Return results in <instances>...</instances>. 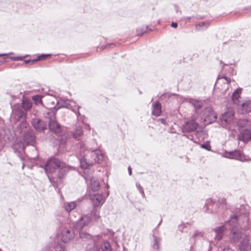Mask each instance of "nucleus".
Here are the masks:
<instances>
[{
	"label": "nucleus",
	"instance_id": "f257e3e1",
	"mask_svg": "<svg viewBox=\"0 0 251 251\" xmlns=\"http://www.w3.org/2000/svg\"><path fill=\"white\" fill-rule=\"evenodd\" d=\"M79 159L82 168L87 169L96 163H99L103 159V154L99 149L100 147L96 140L86 145L84 142L79 143Z\"/></svg>",
	"mask_w": 251,
	"mask_h": 251
},
{
	"label": "nucleus",
	"instance_id": "f03ea898",
	"mask_svg": "<svg viewBox=\"0 0 251 251\" xmlns=\"http://www.w3.org/2000/svg\"><path fill=\"white\" fill-rule=\"evenodd\" d=\"M43 167L50 181L56 183L61 182L68 172L73 168L54 157L49 159Z\"/></svg>",
	"mask_w": 251,
	"mask_h": 251
},
{
	"label": "nucleus",
	"instance_id": "7ed1b4c3",
	"mask_svg": "<svg viewBox=\"0 0 251 251\" xmlns=\"http://www.w3.org/2000/svg\"><path fill=\"white\" fill-rule=\"evenodd\" d=\"M240 133L238 139L244 142L251 140V122L247 119H240L237 122Z\"/></svg>",
	"mask_w": 251,
	"mask_h": 251
},
{
	"label": "nucleus",
	"instance_id": "20e7f679",
	"mask_svg": "<svg viewBox=\"0 0 251 251\" xmlns=\"http://www.w3.org/2000/svg\"><path fill=\"white\" fill-rule=\"evenodd\" d=\"M237 216L232 215L230 216L228 221L225 222L224 225L215 227L214 229V231L215 233V237L214 238V242L217 244L218 242L223 238L226 231L229 229V226H236L235 225H231V224H234L237 222Z\"/></svg>",
	"mask_w": 251,
	"mask_h": 251
},
{
	"label": "nucleus",
	"instance_id": "39448f33",
	"mask_svg": "<svg viewBox=\"0 0 251 251\" xmlns=\"http://www.w3.org/2000/svg\"><path fill=\"white\" fill-rule=\"evenodd\" d=\"M70 216L74 226L78 229H82L91 223V217L88 215H80L78 212H74Z\"/></svg>",
	"mask_w": 251,
	"mask_h": 251
},
{
	"label": "nucleus",
	"instance_id": "423d86ee",
	"mask_svg": "<svg viewBox=\"0 0 251 251\" xmlns=\"http://www.w3.org/2000/svg\"><path fill=\"white\" fill-rule=\"evenodd\" d=\"M13 119L16 122H21L19 124L21 128H26L27 124L25 121L26 113L22 110L20 104H17L12 106Z\"/></svg>",
	"mask_w": 251,
	"mask_h": 251
},
{
	"label": "nucleus",
	"instance_id": "0eeeda50",
	"mask_svg": "<svg viewBox=\"0 0 251 251\" xmlns=\"http://www.w3.org/2000/svg\"><path fill=\"white\" fill-rule=\"evenodd\" d=\"M235 216L237 217V221L235 224H233L234 225L236 226H229V229L231 230V233L229 235L230 239L231 242L233 243H236L239 241V240L241 238L243 235V233L241 231L240 229H239V225H240V220L242 216V215H237ZM233 225V224H231Z\"/></svg>",
	"mask_w": 251,
	"mask_h": 251
},
{
	"label": "nucleus",
	"instance_id": "6e6552de",
	"mask_svg": "<svg viewBox=\"0 0 251 251\" xmlns=\"http://www.w3.org/2000/svg\"><path fill=\"white\" fill-rule=\"evenodd\" d=\"M223 156L227 158L237 160L241 162L248 161L250 160V158L245 155L240 150H235L232 151H225Z\"/></svg>",
	"mask_w": 251,
	"mask_h": 251
},
{
	"label": "nucleus",
	"instance_id": "1a4fd4ad",
	"mask_svg": "<svg viewBox=\"0 0 251 251\" xmlns=\"http://www.w3.org/2000/svg\"><path fill=\"white\" fill-rule=\"evenodd\" d=\"M61 108H67L73 112H75L76 110L80 108V106L77 105L75 101L61 99L57 101L54 109L56 111Z\"/></svg>",
	"mask_w": 251,
	"mask_h": 251
},
{
	"label": "nucleus",
	"instance_id": "9d476101",
	"mask_svg": "<svg viewBox=\"0 0 251 251\" xmlns=\"http://www.w3.org/2000/svg\"><path fill=\"white\" fill-rule=\"evenodd\" d=\"M201 117L205 124H209L216 121L217 115L212 108L207 107L202 111Z\"/></svg>",
	"mask_w": 251,
	"mask_h": 251
},
{
	"label": "nucleus",
	"instance_id": "9b49d317",
	"mask_svg": "<svg viewBox=\"0 0 251 251\" xmlns=\"http://www.w3.org/2000/svg\"><path fill=\"white\" fill-rule=\"evenodd\" d=\"M218 203L214 201L212 199H208L206 200L204 211L208 213L216 214L218 212Z\"/></svg>",
	"mask_w": 251,
	"mask_h": 251
},
{
	"label": "nucleus",
	"instance_id": "f8f14e48",
	"mask_svg": "<svg viewBox=\"0 0 251 251\" xmlns=\"http://www.w3.org/2000/svg\"><path fill=\"white\" fill-rule=\"evenodd\" d=\"M101 248L102 251H126V249L122 244L119 245L117 243H115L111 247L109 242H105Z\"/></svg>",
	"mask_w": 251,
	"mask_h": 251
},
{
	"label": "nucleus",
	"instance_id": "ddd939ff",
	"mask_svg": "<svg viewBox=\"0 0 251 251\" xmlns=\"http://www.w3.org/2000/svg\"><path fill=\"white\" fill-rule=\"evenodd\" d=\"M91 201L94 208L101 207L105 201V198L102 194H95L91 196Z\"/></svg>",
	"mask_w": 251,
	"mask_h": 251
},
{
	"label": "nucleus",
	"instance_id": "4468645a",
	"mask_svg": "<svg viewBox=\"0 0 251 251\" xmlns=\"http://www.w3.org/2000/svg\"><path fill=\"white\" fill-rule=\"evenodd\" d=\"M178 100L181 102L187 101L191 104L195 109L196 112H199V110L202 107L203 102L200 100L193 99L185 98L183 97H179L178 98Z\"/></svg>",
	"mask_w": 251,
	"mask_h": 251
},
{
	"label": "nucleus",
	"instance_id": "2eb2a0df",
	"mask_svg": "<svg viewBox=\"0 0 251 251\" xmlns=\"http://www.w3.org/2000/svg\"><path fill=\"white\" fill-rule=\"evenodd\" d=\"M74 237V231L71 227H65L61 232V239L63 242H68Z\"/></svg>",
	"mask_w": 251,
	"mask_h": 251
},
{
	"label": "nucleus",
	"instance_id": "dca6fc26",
	"mask_svg": "<svg viewBox=\"0 0 251 251\" xmlns=\"http://www.w3.org/2000/svg\"><path fill=\"white\" fill-rule=\"evenodd\" d=\"M199 127L198 124L193 120L186 122L182 126V130L184 132H191L196 131Z\"/></svg>",
	"mask_w": 251,
	"mask_h": 251
},
{
	"label": "nucleus",
	"instance_id": "f3484780",
	"mask_svg": "<svg viewBox=\"0 0 251 251\" xmlns=\"http://www.w3.org/2000/svg\"><path fill=\"white\" fill-rule=\"evenodd\" d=\"M84 177L93 191H96L99 189L100 184L96 178L89 176H85Z\"/></svg>",
	"mask_w": 251,
	"mask_h": 251
},
{
	"label": "nucleus",
	"instance_id": "a211bd4d",
	"mask_svg": "<svg viewBox=\"0 0 251 251\" xmlns=\"http://www.w3.org/2000/svg\"><path fill=\"white\" fill-rule=\"evenodd\" d=\"M233 117L234 113L232 110H229L223 114L221 118V122L223 126L226 127L228 124H230L233 120Z\"/></svg>",
	"mask_w": 251,
	"mask_h": 251
},
{
	"label": "nucleus",
	"instance_id": "6ab92c4d",
	"mask_svg": "<svg viewBox=\"0 0 251 251\" xmlns=\"http://www.w3.org/2000/svg\"><path fill=\"white\" fill-rule=\"evenodd\" d=\"M24 143L33 146L35 143V135L32 130H27L24 136Z\"/></svg>",
	"mask_w": 251,
	"mask_h": 251
},
{
	"label": "nucleus",
	"instance_id": "aec40b11",
	"mask_svg": "<svg viewBox=\"0 0 251 251\" xmlns=\"http://www.w3.org/2000/svg\"><path fill=\"white\" fill-rule=\"evenodd\" d=\"M249 242L250 237L248 235H246L243 238V240L239 246L240 251H251V247Z\"/></svg>",
	"mask_w": 251,
	"mask_h": 251
},
{
	"label": "nucleus",
	"instance_id": "412c9836",
	"mask_svg": "<svg viewBox=\"0 0 251 251\" xmlns=\"http://www.w3.org/2000/svg\"><path fill=\"white\" fill-rule=\"evenodd\" d=\"M32 125L34 128L39 132L44 131L47 127L45 123L38 119L35 118L33 119L32 121Z\"/></svg>",
	"mask_w": 251,
	"mask_h": 251
},
{
	"label": "nucleus",
	"instance_id": "4be33fe9",
	"mask_svg": "<svg viewBox=\"0 0 251 251\" xmlns=\"http://www.w3.org/2000/svg\"><path fill=\"white\" fill-rule=\"evenodd\" d=\"M162 113V105L158 101H155L151 104V113L153 115L158 117Z\"/></svg>",
	"mask_w": 251,
	"mask_h": 251
},
{
	"label": "nucleus",
	"instance_id": "5701e85b",
	"mask_svg": "<svg viewBox=\"0 0 251 251\" xmlns=\"http://www.w3.org/2000/svg\"><path fill=\"white\" fill-rule=\"evenodd\" d=\"M49 127L50 130H52L55 133H59L62 130L60 125L57 122L56 120L49 121Z\"/></svg>",
	"mask_w": 251,
	"mask_h": 251
},
{
	"label": "nucleus",
	"instance_id": "b1692460",
	"mask_svg": "<svg viewBox=\"0 0 251 251\" xmlns=\"http://www.w3.org/2000/svg\"><path fill=\"white\" fill-rule=\"evenodd\" d=\"M76 206L77 203L75 201H65L62 204V207L68 213H70L73 210Z\"/></svg>",
	"mask_w": 251,
	"mask_h": 251
},
{
	"label": "nucleus",
	"instance_id": "393cba45",
	"mask_svg": "<svg viewBox=\"0 0 251 251\" xmlns=\"http://www.w3.org/2000/svg\"><path fill=\"white\" fill-rule=\"evenodd\" d=\"M240 112L246 113L251 112V98L246 100L241 104Z\"/></svg>",
	"mask_w": 251,
	"mask_h": 251
},
{
	"label": "nucleus",
	"instance_id": "a878e982",
	"mask_svg": "<svg viewBox=\"0 0 251 251\" xmlns=\"http://www.w3.org/2000/svg\"><path fill=\"white\" fill-rule=\"evenodd\" d=\"M79 237L82 240L84 241H89L90 244L94 243V240L93 236L87 232H86L82 230L80 231Z\"/></svg>",
	"mask_w": 251,
	"mask_h": 251
},
{
	"label": "nucleus",
	"instance_id": "bb28decb",
	"mask_svg": "<svg viewBox=\"0 0 251 251\" xmlns=\"http://www.w3.org/2000/svg\"><path fill=\"white\" fill-rule=\"evenodd\" d=\"M241 89H237L234 91L232 96V100L234 104L239 105L240 101L239 99L240 98V94L241 93Z\"/></svg>",
	"mask_w": 251,
	"mask_h": 251
},
{
	"label": "nucleus",
	"instance_id": "cd10ccee",
	"mask_svg": "<svg viewBox=\"0 0 251 251\" xmlns=\"http://www.w3.org/2000/svg\"><path fill=\"white\" fill-rule=\"evenodd\" d=\"M210 24V22L208 21L201 22L197 24L195 27L198 31H203L208 28Z\"/></svg>",
	"mask_w": 251,
	"mask_h": 251
},
{
	"label": "nucleus",
	"instance_id": "c85d7f7f",
	"mask_svg": "<svg viewBox=\"0 0 251 251\" xmlns=\"http://www.w3.org/2000/svg\"><path fill=\"white\" fill-rule=\"evenodd\" d=\"M32 106V102L30 100L26 98L23 99L22 104L21 105L22 109L23 108L25 111H28L30 109Z\"/></svg>",
	"mask_w": 251,
	"mask_h": 251
},
{
	"label": "nucleus",
	"instance_id": "c756f323",
	"mask_svg": "<svg viewBox=\"0 0 251 251\" xmlns=\"http://www.w3.org/2000/svg\"><path fill=\"white\" fill-rule=\"evenodd\" d=\"M14 152H21L24 150V143L21 141L15 142L12 146Z\"/></svg>",
	"mask_w": 251,
	"mask_h": 251
},
{
	"label": "nucleus",
	"instance_id": "7c9ffc66",
	"mask_svg": "<svg viewBox=\"0 0 251 251\" xmlns=\"http://www.w3.org/2000/svg\"><path fill=\"white\" fill-rule=\"evenodd\" d=\"M202 237V233L198 230H196L190 238V241L191 243L195 244L197 240H201Z\"/></svg>",
	"mask_w": 251,
	"mask_h": 251
},
{
	"label": "nucleus",
	"instance_id": "2f4dec72",
	"mask_svg": "<svg viewBox=\"0 0 251 251\" xmlns=\"http://www.w3.org/2000/svg\"><path fill=\"white\" fill-rule=\"evenodd\" d=\"M90 216L91 217V219H92L95 221H99L100 218V210H99L97 208L93 207V209L91 211Z\"/></svg>",
	"mask_w": 251,
	"mask_h": 251
},
{
	"label": "nucleus",
	"instance_id": "473e14b6",
	"mask_svg": "<svg viewBox=\"0 0 251 251\" xmlns=\"http://www.w3.org/2000/svg\"><path fill=\"white\" fill-rule=\"evenodd\" d=\"M153 241L151 245L152 247L154 249L159 250L160 248L161 239L160 237H157L154 235H153Z\"/></svg>",
	"mask_w": 251,
	"mask_h": 251
},
{
	"label": "nucleus",
	"instance_id": "72a5a7b5",
	"mask_svg": "<svg viewBox=\"0 0 251 251\" xmlns=\"http://www.w3.org/2000/svg\"><path fill=\"white\" fill-rule=\"evenodd\" d=\"M148 31H151V29L149 28V26L139 27L136 29V34L138 36H142L144 33L147 32Z\"/></svg>",
	"mask_w": 251,
	"mask_h": 251
},
{
	"label": "nucleus",
	"instance_id": "f704fd0d",
	"mask_svg": "<svg viewBox=\"0 0 251 251\" xmlns=\"http://www.w3.org/2000/svg\"><path fill=\"white\" fill-rule=\"evenodd\" d=\"M55 110L53 108V109H49L45 115V117L48 119L49 121H53L55 120Z\"/></svg>",
	"mask_w": 251,
	"mask_h": 251
},
{
	"label": "nucleus",
	"instance_id": "c9c22d12",
	"mask_svg": "<svg viewBox=\"0 0 251 251\" xmlns=\"http://www.w3.org/2000/svg\"><path fill=\"white\" fill-rule=\"evenodd\" d=\"M83 134V130L80 126H76L74 132L73 133V135L74 138L77 139L81 136Z\"/></svg>",
	"mask_w": 251,
	"mask_h": 251
},
{
	"label": "nucleus",
	"instance_id": "e433bc0d",
	"mask_svg": "<svg viewBox=\"0 0 251 251\" xmlns=\"http://www.w3.org/2000/svg\"><path fill=\"white\" fill-rule=\"evenodd\" d=\"M99 247L95 243L88 244L86 251H100Z\"/></svg>",
	"mask_w": 251,
	"mask_h": 251
},
{
	"label": "nucleus",
	"instance_id": "4c0bfd02",
	"mask_svg": "<svg viewBox=\"0 0 251 251\" xmlns=\"http://www.w3.org/2000/svg\"><path fill=\"white\" fill-rule=\"evenodd\" d=\"M190 228V225L188 223L182 224L178 226V229L181 232H187Z\"/></svg>",
	"mask_w": 251,
	"mask_h": 251
},
{
	"label": "nucleus",
	"instance_id": "58836bf2",
	"mask_svg": "<svg viewBox=\"0 0 251 251\" xmlns=\"http://www.w3.org/2000/svg\"><path fill=\"white\" fill-rule=\"evenodd\" d=\"M43 96L41 95H36L32 97L34 103L36 105L42 104V98Z\"/></svg>",
	"mask_w": 251,
	"mask_h": 251
},
{
	"label": "nucleus",
	"instance_id": "ea45409f",
	"mask_svg": "<svg viewBox=\"0 0 251 251\" xmlns=\"http://www.w3.org/2000/svg\"><path fill=\"white\" fill-rule=\"evenodd\" d=\"M79 109L76 110L75 112H74L76 115L77 121H80L82 123H85L86 118L84 115H82L80 114V113L79 112Z\"/></svg>",
	"mask_w": 251,
	"mask_h": 251
},
{
	"label": "nucleus",
	"instance_id": "a19ab883",
	"mask_svg": "<svg viewBox=\"0 0 251 251\" xmlns=\"http://www.w3.org/2000/svg\"><path fill=\"white\" fill-rule=\"evenodd\" d=\"M136 188L139 190V191L140 193V194H141L142 198H145V193H144V189H143V187L141 186V185H140V184L139 182H136Z\"/></svg>",
	"mask_w": 251,
	"mask_h": 251
},
{
	"label": "nucleus",
	"instance_id": "79ce46f5",
	"mask_svg": "<svg viewBox=\"0 0 251 251\" xmlns=\"http://www.w3.org/2000/svg\"><path fill=\"white\" fill-rule=\"evenodd\" d=\"M55 251H65L64 247L60 245H57L54 247Z\"/></svg>",
	"mask_w": 251,
	"mask_h": 251
},
{
	"label": "nucleus",
	"instance_id": "37998d69",
	"mask_svg": "<svg viewBox=\"0 0 251 251\" xmlns=\"http://www.w3.org/2000/svg\"><path fill=\"white\" fill-rule=\"evenodd\" d=\"M26 56H27V55L25 56L10 57V59L15 61L23 60Z\"/></svg>",
	"mask_w": 251,
	"mask_h": 251
},
{
	"label": "nucleus",
	"instance_id": "c03bdc74",
	"mask_svg": "<svg viewBox=\"0 0 251 251\" xmlns=\"http://www.w3.org/2000/svg\"><path fill=\"white\" fill-rule=\"evenodd\" d=\"M40 57L41 58V60H44L46 59L48 57H50L52 54H40Z\"/></svg>",
	"mask_w": 251,
	"mask_h": 251
},
{
	"label": "nucleus",
	"instance_id": "a18cd8bd",
	"mask_svg": "<svg viewBox=\"0 0 251 251\" xmlns=\"http://www.w3.org/2000/svg\"><path fill=\"white\" fill-rule=\"evenodd\" d=\"M201 147L203 149H205L206 150L209 151L210 150V146H209V143H206L203 144L201 145Z\"/></svg>",
	"mask_w": 251,
	"mask_h": 251
},
{
	"label": "nucleus",
	"instance_id": "49530a36",
	"mask_svg": "<svg viewBox=\"0 0 251 251\" xmlns=\"http://www.w3.org/2000/svg\"><path fill=\"white\" fill-rule=\"evenodd\" d=\"M158 121L159 122H160L162 124H163L164 125H167L166 119L160 118V119H158Z\"/></svg>",
	"mask_w": 251,
	"mask_h": 251
},
{
	"label": "nucleus",
	"instance_id": "de8ad7c7",
	"mask_svg": "<svg viewBox=\"0 0 251 251\" xmlns=\"http://www.w3.org/2000/svg\"><path fill=\"white\" fill-rule=\"evenodd\" d=\"M224 78L226 81L227 84L230 82V79L226 76H223L221 79Z\"/></svg>",
	"mask_w": 251,
	"mask_h": 251
},
{
	"label": "nucleus",
	"instance_id": "09e8293b",
	"mask_svg": "<svg viewBox=\"0 0 251 251\" xmlns=\"http://www.w3.org/2000/svg\"><path fill=\"white\" fill-rule=\"evenodd\" d=\"M40 60H41V58L40 57V55H39L36 58L32 60V64H33L35 62H37L38 61H40Z\"/></svg>",
	"mask_w": 251,
	"mask_h": 251
},
{
	"label": "nucleus",
	"instance_id": "8fccbe9b",
	"mask_svg": "<svg viewBox=\"0 0 251 251\" xmlns=\"http://www.w3.org/2000/svg\"><path fill=\"white\" fill-rule=\"evenodd\" d=\"M171 26L174 28H176L177 27V24L176 23L173 22L171 24Z\"/></svg>",
	"mask_w": 251,
	"mask_h": 251
},
{
	"label": "nucleus",
	"instance_id": "3c124183",
	"mask_svg": "<svg viewBox=\"0 0 251 251\" xmlns=\"http://www.w3.org/2000/svg\"><path fill=\"white\" fill-rule=\"evenodd\" d=\"M111 45H113V44H106V45L105 46H102L101 47H100V49L101 50H104L105 48H106V47L109 46H111Z\"/></svg>",
	"mask_w": 251,
	"mask_h": 251
},
{
	"label": "nucleus",
	"instance_id": "603ef678",
	"mask_svg": "<svg viewBox=\"0 0 251 251\" xmlns=\"http://www.w3.org/2000/svg\"><path fill=\"white\" fill-rule=\"evenodd\" d=\"M13 53V52H9V53H0V56H3L9 55V54H12Z\"/></svg>",
	"mask_w": 251,
	"mask_h": 251
},
{
	"label": "nucleus",
	"instance_id": "864d4df0",
	"mask_svg": "<svg viewBox=\"0 0 251 251\" xmlns=\"http://www.w3.org/2000/svg\"><path fill=\"white\" fill-rule=\"evenodd\" d=\"M24 62L25 64H28V63H30L31 64H32V60H30V59L25 60Z\"/></svg>",
	"mask_w": 251,
	"mask_h": 251
},
{
	"label": "nucleus",
	"instance_id": "5fc2aeb1",
	"mask_svg": "<svg viewBox=\"0 0 251 251\" xmlns=\"http://www.w3.org/2000/svg\"><path fill=\"white\" fill-rule=\"evenodd\" d=\"M128 174H129V175L130 176V175H131V174H132V170H131V168H130V166H129V167H128Z\"/></svg>",
	"mask_w": 251,
	"mask_h": 251
},
{
	"label": "nucleus",
	"instance_id": "6e6d98bb",
	"mask_svg": "<svg viewBox=\"0 0 251 251\" xmlns=\"http://www.w3.org/2000/svg\"><path fill=\"white\" fill-rule=\"evenodd\" d=\"M191 17H185L183 18V20L186 21V20H189L191 19Z\"/></svg>",
	"mask_w": 251,
	"mask_h": 251
},
{
	"label": "nucleus",
	"instance_id": "4d7b16f0",
	"mask_svg": "<svg viewBox=\"0 0 251 251\" xmlns=\"http://www.w3.org/2000/svg\"><path fill=\"white\" fill-rule=\"evenodd\" d=\"M226 202V200L225 199H222L221 201H220L219 200V203H225V202Z\"/></svg>",
	"mask_w": 251,
	"mask_h": 251
},
{
	"label": "nucleus",
	"instance_id": "13d9d810",
	"mask_svg": "<svg viewBox=\"0 0 251 251\" xmlns=\"http://www.w3.org/2000/svg\"><path fill=\"white\" fill-rule=\"evenodd\" d=\"M229 130H233L232 129H231V128L230 127H229Z\"/></svg>",
	"mask_w": 251,
	"mask_h": 251
},
{
	"label": "nucleus",
	"instance_id": "bf43d9fd",
	"mask_svg": "<svg viewBox=\"0 0 251 251\" xmlns=\"http://www.w3.org/2000/svg\"><path fill=\"white\" fill-rule=\"evenodd\" d=\"M0 251H1V250H0Z\"/></svg>",
	"mask_w": 251,
	"mask_h": 251
}]
</instances>
